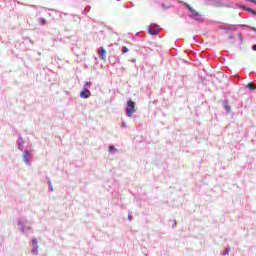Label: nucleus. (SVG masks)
<instances>
[{
    "label": "nucleus",
    "mask_w": 256,
    "mask_h": 256,
    "mask_svg": "<svg viewBox=\"0 0 256 256\" xmlns=\"http://www.w3.org/2000/svg\"><path fill=\"white\" fill-rule=\"evenodd\" d=\"M186 7H187V9H189L190 13H191V11H193V8L191 7V5L186 4Z\"/></svg>",
    "instance_id": "obj_11"
},
{
    "label": "nucleus",
    "mask_w": 256,
    "mask_h": 256,
    "mask_svg": "<svg viewBox=\"0 0 256 256\" xmlns=\"http://www.w3.org/2000/svg\"><path fill=\"white\" fill-rule=\"evenodd\" d=\"M115 149V146H109V152L113 151Z\"/></svg>",
    "instance_id": "obj_15"
},
{
    "label": "nucleus",
    "mask_w": 256,
    "mask_h": 256,
    "mask_svg": "<svg viewBox=\"0 0 256 256\" xmlns=\"http://www.w3.org/2000/svg\"><path fill=\"white\" fill-rule=\"evenodd\" d=\"M37 243H38L37 238L32 239V245H33V247H36V246H37Z\"/></svg>",
    "instance_id": "obj_9"
},
{
    "label": "nucleus",
    "mask_w": 256,
    "mask_h": 256,
    "mask_svg": "<svg viewBox=\"0 0 256 256\" xmlns=\"http://www.w3.org/2000/svg\"><path fill=\"white\" fill-rule=\"evenodd\" d=\"M18 149H20V151H23V145H21V142L18 143Z\"/></svg>",
    "instance_id": "obj_12"
},
{
    "label": "nucleus",
    "mask_w": 256,
    "mask_h": 256,
    "mask_svg": "<svg viewBox=\"0 0 256 256\" xmlns=\"http://www.w3.org/2000/svg\"><path fill=\"white\" fill-rule=\"evenodd\" d=\"M226 109H228V110H229L230 108H229V107H226Z\"/></svg>",
    "instance_id": "obj_19"
},
{
    "label": "nucleus",
    "mask_w": 256,
    "mask_h": 256,
    "mask_svg": "<svg viewBox=\"0 0 256 256\" xmlns=\"http://www.w3.org/2000/svg\"><path fill=\"white\" fill-rule=\"evenodd\" d=\"M22 159L26 165H29V159H31V154L29 153V150H24L22 154Z\"/></svg>",
    "instance_id": "obj_2"
},
{
    "label": "nucleus",
    "mask_w": 256,
    "mask_h": 256,
    "mask_svg": "<svg viewBox=\"0 0 256 256\" xmlns=\"http://www.w3.org/2000/svg\"><path fill=\"white\" fill-rule=\"evenodd\" d=\"M40 23H41V25H45V19L40 18Z\"/></svg>",
    "instance_id": "obj_14"
},
{
    "label": "nucleus",
    "mask_w": 256,
    "mask_h": 256,
    "mask_svg": "<svg viewBox=\"0 0 256 256\" xmlns=\"http://www.w3.org/2000/svg\"><path fill=\"white\" fill-rule=\"evenodd\" d=\"M121 127H125V124L122 123V124H121Z\"/></svg>",
    "instance_id": "obj_18"
},
{
    "label": "nucleus",
    "mask_w": 256,
    "mask_h": 256,
    "mask_svg": "<svg viewBox=\"0 0 256 256\" xmlns=\"http://www.w3.org/2000/svg\"><path fill=\"white\" fill-rule=\"evenodd\" d=\"M253 51H256V44L253 45Z\"/></svg>",
    "instance_id": "obj_16"
},
{
    "label": "nucleus",
    "mask_w": 256,
    "mask_h": 256,
    "mask_svg": "<svg viewBox=\"0 0 256 256\" xmlns=\"http://www.w3.org/2000/svg\"><path fill=\"white\" fill-rule=\"evenodd\" d=\"M80 97L82 99H89V97H91V91L88 89H83V91L80 92Z\"/></svg>",
    "instance_id": "obj_5"
},
{
    "label": "nucleus",
    "mask_w": 256,
    "mask_h": 256,
    "mask_svg": "<svg viewBox=\"0 0 256 256\" xmlns=\"http://www.w3.org/2000/svg\"><path fill=\"white\" fill-rule=\"evenodd\" d=\"M89 87H91V82H85L83 89H89Z\"/></svg>",
    "instance_id": "obj_8"
},
{
    "label": "nucleus",
    "mask_w": 256,
    "mask_h": 256,
    "mask_svg": "<svg viewBox=\"0 0 256 256\" xmlns=\"http://www.w3.org/2000/svg\"><path fill=\"white\" fill-rule=\"evenodd\" d=\"M191 17H193V19H196V21H203V18H201V13L195 11V9H193L190 12Z\"/></svg>",
    "instance_id": "obj_4"
},
{
    "label": "nucleus",
    "mask_w": 256,
    "mask_h": 256,
    "mask_svg": "<svg viewBox=\"0 0 256 256\" xmlns=\"http://www.w3.org/2000/svg\"><path fill=\"white\" fill-rule=\"evenodd\" d=\"M122 53H129V48H127V46H124L122 49Z\"/></svg>",
    "instance_id": "obj_10"
},
{
    "label": "nucleus",
    "mask_w": 256,
    "mask_h": 256,
    "mask_svg": "<svg viewBox=\"0 0 256 256\" xmlns=\"http://www.w3.org/2000/svg\"><path fill=\"white\" fill-rule=\"evenodd\" d=\"M246 87H247V89H250V91H255V89H256V86L253 85V83H248L246 85Z\"/></svg>",
    "instance_id": "obj_6"
},
{
    "label": "nucleus",
    "mask_w": 256,
    "mask_h": 256,
    "mask_svg": "<svg viewBox=\"0 0 256 256\" xmlns=\"http://www.w3.org/2000/svg\"><path fill=\"white\" fill-rule=\"evenodd\" d=\"M98 55L102 61H105V59H107V50H105L104 47H100L98 50Z\"/></svg>",
    "instance_id": "obj_3"
},
{
    "label": "nucleus",
    "mask_w": 256,
    "mask_h": 256,
    "mask_svg": "<svg viewBox=\"0 0 256 256\" xmlns=\"http://www.w3.org/2000/svg\"><path fill=\"white\" fill-rule=\"evenodd\" d=\"M148 33H149V35H159V30L149 29Z\"/></svg>",
    "instance_id": "obj_7"
},
{
    "label": "nucleus",
    "mask_w": 256,
    "mask_h": 256,
    "mask_svg": "<svg viewBox=\"0 0 256 256\" xmlns=\"http://www.w3.org/2000/svg\"><path fill=\"white\" fill-rule=\"evenodd\" d=\"M129 221H131V215L128 216Z\"/></svg>",
    "instance_id": "obj_17"
},
{
    "label": "nucleus",
    "mask_w": 256,
    "mask_h": 256,
    "mask_svg": "<svg viewBox=\"0 0 256 256\" xmlns=\"http://www.w3.org/2000/svg\"><path fill=\"white\" fill-rule=\"evenodd\" d=\"M126 112L128 117H131L135 113V102L133 100H128Z\"/></svg>",
    "instance_id": "obj_1"
},
{
    "label": "nucleus",
    "mask_w": 256,
    "mask_h": 256,
    "mask_svg": "<svg viewBox=\"0 0 256 256\" xmlns=\"http://www.w3.org/2000/svg\"><path fill=\"white\" fill-rule=\"evenodd\" d=\"M248 11H249L250 13H252V15H256V11H255V10H253V9H248Z\"/></svg>",
    "instance_id": "obj_13"
}]
</instances>
